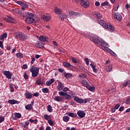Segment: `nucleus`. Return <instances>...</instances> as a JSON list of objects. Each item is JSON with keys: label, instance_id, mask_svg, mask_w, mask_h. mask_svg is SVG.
Here are the masks:
<instances>
[{"label": "nucleus", "instance_id": "obj_4", "mask_svg": "<svg viewBox=\"0 0 130 130\" xmlns=\"http://www.w3.org/2000/svg\"><path fill=\"white\" fill-rule=\"evenodd\" d=\"M15 34V38L16 39H19V40H22V41H25L27 39V36L21 32H17Z\"/></svg>", "mask_w": 130, "mask_h": 130}, {"label": "nucleus", "instance_id": "obj_9", "mask_svg": "<svg viewBox=\"0 0 130 130\" xmlns=\"http://www.w3.org/2000/svg\"><path fill=\"white\" fill-rule=\"evenodd\" d=\"M77 115H78L80 118H83V117H85V116L86 115V113L84 111L79 110L77 111Z\"/></svg>", "mask_w": 130, "mask_h": 130}, {"label": "nucleus", "instance_id": "obj_41", "mask_svg": "<svg viewBox=\"0 0 130 130\" xmlns=\"http://www.w3.org/2000/svg\"><path fill=\"white\" fill-rule=\"evenodd\" d=\"M42 91L43 93H48V92H49V90L47 88H42Z\"/></svg>", "mask_w": 130, "mask_h": 130}, {"label": "nucleus", "instance_id": "obj_25", "mask_svg": "<svg viewBox=\"0 0 130 130\" xmlns=\"http://www.w3.org/2000/svg\"><path fill=\"white\" fill-rule=\"evenodd\" d=\"M25 108L26 110H31V109H33V105L31 104L26 105Z\"/></svg>", "mask_w": 130, "mask_h": 130}, {"label": "nucleus", "instance_id": "obj_64", "mask_svg": "<svg viewBox=\"0 0 130 130\" xmlns=\"http://www.w3.org/2000/svg\"><path fill=\"white\" fill-rule=\"evenodd\" d=\"M58 71L59 72V73H63L64 70L59 68L58 69Z\"/></svg>", "mask_w": 130, "mask_h": 130}, {"label": "nucleus", "instance_id": "obj_17", "mask_svg": "<svg viewBox=\"0 0 130 130\" xmlns=\"http://www.w3.org/2000/svg\"><path fill=\"white\" fill-rule=\"evenodd\" d=\"M98 23L99 24H100V25L102 26L103 28H104V27H105L106 25H107V24H106V22H105V21L102 19H99Z\"/></svg>", "mask_w": 130, "mask_h": 130}, {"label": "nucleus", "instance_id": "obj_27", "mask_svg": "<svg viewBox=\"0 0 130 130\" xmlns=\"http://www.w3.org/2000/svg\"><path fill=\"white\" fill-rule=\"evenodd\" d=\"M37 47H38L39 48H43V47H44V45L41 42H38L37 43Z\"/></svg>", "mask_w": 130, "mask_h": 130}, {"label": "nucleus", "instance_id": "obj_37", "mask_svg": "<svg viewBox=\"0 0 130 130\" xmlns=\"http://www.w3.org/2000/svg\"><path fill=\"white\" fill-rule=\"evenodd\" d=\"M82 84L85 87H87V86H88V82H87V81H86V80H82Z\"/></svg>", "mask_w": 130, "mask_h": 130}, {"label": "nucleus", "instance_id": "obj_35", "mask_svg": "<svg viewBox=\"0 0 130 130\" xmlns=\"http://www.w3.org/2000/svg\"><path fill=\"white\" fill-rule=\"evenodd\" d=\"M16 56L18 58H23V57H24V55H23V54L21 53H17L16 54Z\"/></svg>", "mask_w": 130, "mask_h": 130}, {"label": "nucleus", "instance_id": "obj_6", "mask_svg": "<svg viewBox=\"0 0 130 130\" xmlns=\"http://www.w3.org/2000/svg\"><path fill=\"white\" fill-rule=\"evenodd\" d=\"M109 47V45L108 46L105 47L103 48V50H104V51H108L110 54L113 55V56L116 57V56H117V55H116V54H115V53H114V52H113L112 50H111L110 49L108 48Z\"/></svg>", "mask_w": 130, "mask_h": 130}, {"label": "nucleus", "instance_id": "obj_12", "mask_svg": "<svg viewBox=\"0 0 130 130\" xmlns=\"http://www.w3.org/2000/svg\"><path fill=\"white\" fill-rule=\"evenodd\" d=\"M3 19L5 20V21H6V22H8V23H14V21L15 20V19L12 17V16H8V18L4 17Z\"/></svg>", "mask_w": 130, "mask_h": 130}, {"label": "nucleus", "instance_id": "obj_58", "mask_svg": "<svg viewBox=\"0 0 130 130\" xmlns=\"http://www.w3.org/2000/svg\"><path fill=\"white\" fill-rule=\"evenodd\" d=\"M0 47L2 49H4V45H3V42L0 41Z\"/></svg>", "mask_w": 130, "mask_h": 130}, {"label": "nucleus", "instance_id": "obj_53", "mask_svg": "<svg viewBox=\"0 0 130 130\" xmlns=\"http://www.w3.org/2000/svg\"><path fill=\"white\" fill-rule=\"evenodd\" d=\"M125 102L126 104H129V103H130V98L127 99Z\"/></svg>", "mask_w": 130, "mask_h": 130}, {"label": "nucleus", "instance_id": "obj_62", "mask_svg": "<svg viewBox=\"0 0 130 130\" xmlns=\"http://www.w3.org/2000/svg\"><path fill=\"white\" fill-rule=\"evenodd\" d=\"M34 96H35V97H38V96H39V93L36 92L34 93Z\"/></svg>", "mask_w": 130, "mask_h": 130}, {"label": "nucleus", "instance_id": "obj_43", "mask_svg": "<svg viewBox=\"0 0 130 130\" xmlns=\"http://www.w3.org/2000/svg\"><path fill=\"white\" fill-rule=\"evenodd\" d=\"M44 117L45 118V119L46 120H49V119H50V116L47 115V114H46L44 116Z\"/></svg>", "mask_w": 130, "mask_h": 130}, {"label": "nucleus", "instance_id": "obj_2", "mask_svg": "<svg viewBox=\"0 0 130 130\" xmlns=\"http://www.w3.org/2000/svg\"><path fill=\"white\" fill-rule=\"evenodd\" d=\"M90 40L93 41L95 44H98V43H101L102 44V46H103L104 48V47H106V46H108V44L105 42L100 37L97 36H94L93 37H90Z\"/></svg>", "mask_w": 130, "mask_h": 130}, {"label": "nucleus", "instance_id": "obj_44", "mask_svg": "<svg viewBox=\"0 0 130 130\" xmlns=\"http://www.w3.org/2000/svg\"><path fill=\"white\" fill-rule=\"evenodd\" d=\"M43 83L42 82V81L41 80V79H38L37 81V84H38V85H42Z\"/></svg>", "mask_w": 130, "mask_h": 130}, {"label": "nucleus", "instance_id": "obj_61", "mask_svg": "<svg viewBox=\"0 0 130 130\" xmlns=\"http://www.w3.org/2000/svg\"><path fill=\"white\" fill-rule=\"evenodd\" d=\"M119 106H120V105L117 104L114 107L115 109H118V108H119Z\"/></svg>", "mask_w": 130, "mask_h": 130}, {"label": "nucleus", "instance_id": "obj_5", "mask_svg": "<svg viewBox=\"0 0 130 130\" xmlns=\"http://www.w3.org/2000/svg\"><path fill=\"white\" fill-rule=\"evenodd\" d=\"M59 96H63L64 99L66 100H71L72 98V96L69 94L68 92H64L63 91H59L58 92Z\"/></svg>", "mask_w": 130, "mask_h": 130}, {"label": "nucleus", "instance_id": "obj_19", "mask_svg": "<svg viewBox=\"0 0 130 130\" xmlns=\"http://www.w3.org/2000/svg\"><path fill=\"white\" fill-rule=\"evenodd\" d=\"M39 40L40 41H43V42H48V39L44 36H40Z\"/></svg>", "mask_w": 130, "mask_h": 130}, {"label": "nucleus", "instance_id": "obj_3", "mask_svg": "<svg viewBox=\"0 0 130 130\" xmlns=\"http://www.w3.org/2000/svg\"><path fill=\"white\" fill-rule=\"evenodd\" d=\"M30 72L31 73L32 77L36 78L39 74V68L35 66H32L30 69Z\"/></svg>", "mask_w": 130, "mask_h": 130}, {"label": "nucleus", "instance_id": "obj_16", "mask_svg": "<svg viewBox=\"0 0 130 130\" xmlns=\"http://www.w3.org/2000/svg\"><path fill=\"white\" fill-rule=\"evenodd\" d=\"M63 99H64L63 96H61L60 95L55 96V98L54 99L55 101H57V102H60V101H62V100H63Z\"/></svg>", "mask_w": 130, "mask_h": 130}, {"label": "nucleus", "instance_id": "obj_29", "mask_svg": "<svg viewBox=\"0 0 130 130\" xmlns=\"http://www.w3.org/2000/svg\"><path fill=\"white\" fill-rule=\"evenodd\" d=\"M14 115L16 118H21L22 117V115L20 113H14Z\"/></svg>", "mask_w": 130, "mask_h": 130}, {"label": "nucleus", "instance_id": "obj_30", "mask_svg": "<svg viewBox=\"0 0 130 130\" xmlns=\"http://www.w3.org/2000/svg\"><path fill=\"white\" fill-rule=\"evenodd\" d=\"M59 18L61 19V21H63L66 18H67V15L64 14H61L59 15Z\"/></svg>", "mask_w": 130, "mask_h": 130}, {"label": "nucleus", "instance_id": "obj_32", "mask_svg": "<svg viewBox=\"0 0 130 130\" xmlns=\"http://www.w3.org/2000/svg\"><path fill=\"white\" fill-rule=\"evenodd\" d=\"M106 71L109 73L111 71H112V65L108 66L106 68Z\"/></svg>", "mask_w": 130, "mask_h": 130}, {"label": "nucleus", "instance_id": "obj_11", "mask_svg": "<svg viewBox=\"0 0 130 130\" xmlns=\"http://www.w3.org/2000/svg\"><path fill=\"white\" fill-rule=\"evenodd\" d=\"M81 6H82V7H83V8H88V7L90 6V3L88 1H85L84 0H82V1H81Z\"/></svg>", "mask_w": 130, "mask_h": 130}, {"label": "nucleus", "instance_id": "obj_21", "mask_svg": "<svg viewBox=\"0 0 130 130\" xmlns=\"http://www.w3.org/2000/svg\"><path fill=\"white\" fill-rule=\"evenodd\" d=\"M24 95L26 96V99H31V98L33 97V94H32L31 93H29V92H25Z\"/></svg>", "mask_w": 130, "mask_h": 130}, {"label": "nucleus", "instance_id": "obj_46", "mask_svg": "<svg viewBox=\"0 0 130 130\" xmlns=\"http://www.w3.org/2000/svg\"><path fill=\"white\" fill-rule=\"evenodd\" d=\"M48 123H49V124L50 125H51V126H52L53 125V121H52V120H48Z\"/></svg>", "mask_w": 130, "mask_h": 130}, {"label": "nucleus", "instance_id": "obj_63", "mask_svg": "<svg viewBox=\"0 0 130 130\" xmlns=\"http://www.w3.org/2000/svg\"><path fill=\"white\" fill-rule=\"evenodd\" d=\"M123 109H124V107L122 106L119 109V111H122Z\"/></svg>", "mask_w": 130, "mask_h": 130}, {"label": "nucleus", "instance_id": "obj_34", "mask_svg": "<svg viewBox=\"0 0 130 130\" xmlns=\"http://www.w3.org/2000/svg\"><path fill=\"white\" fill-rule=\"evenodd\" d=\"M63 120L65 122H68L70 120V117L67 116H65L63 117Z\"/></svg>", "mask_w": 130, "mask_h": 130}, {"label": "nucleus", "instance_id": "obj_31", "mask_svg": "<svg viewBox=\"0 0 130 130\" xmlns=\"http://www.w3.org/2000/svg\"><path fill=\"white\" fill-rule=\"evenodd\" d=\"M126 86L128 87V81L122 83L121 85V88H124V87H126Z\"/></svg>", "mask_w": 130, "mask_h": 130}, {"label": "nucleus", "instance_id": "obj_51", "mask_svg": "<svg viewBox=\"0 0 130 130\" xmlns=\"http://www.w3.org/2000/svg\"><path fill=\"white\" fill-rule=\"evenodd\" d=\"M79 77L84 79L87 77V75L86 74H81L79 75Z\"/></svg>", "mask_w": 130, "mask_h": 130}, {"label": "nucleus", "instance_id": "obj_56", "mask_svg": "<svg viewBox=\"0 0 130 130\" xmlns=\"http://www.w3.org/2000/svg\"><path fill=\"white\" fill-rule=\"evenodd\" d=\"M72 60L74 62V63H77L78 62V61H77V59L74 57L72 58Z\"/></svg>", "mask_w": 130, "mask_h": 130}, {"label": "nucleus", "instance_id": "obj_54", "mask_svg": "<svg viewBox=\"0 0 130 130\" xmlns=\"http://www.w3.org/2000/svg\"><path fill=\"white\" fill-rule=\"evenodd\" d=\"M4 120H5V118H4V117L3 116H0V123H1V122H3Z\"/></svg>", "mask_w": 130, "mask_h": 130}, {"label": "nucleus", "instance_id": "obj_42", "mask_svg": "<svg viewBox=\"0 0 130 130\" xmlns=\"http://www.w3.org/2000/svg\"><path fill=\"white\" fill-rule=\"evenodd\" d=\"M29 122L34 123H37V122H38V121L36 119L35 120H33L32 119V118H30L29 119Z\"/></svg>", "mask_w": 130, "mask_h": 130}, {"label": "nucleus", "instance_id": "obj_60", "mask_svg": "<svg viewBox=\"0 0 130 130\" xmlns=\"http://www.w3.org/2000/svg\"><path fill=\"white\" fill-rule=\"evenodd\" d=\"M95 6H96V7H99V6H100V3L99 2H95Z\"/></svg>", "mask_w": 130, "mask_h": 130}, {"label": "nucleus", "instance_id": "obj_48", "mask_svg": "<svg viewBox=\"0 0 130 130\" xmlns=\"http://www.w3.org/2000/svg\"><path fill=\"white\" fill-rule=\"evenodd\" d=\"M23 77H24V78L25 80L28 79V78H29V76H28V75H27V74L26 73V72H25V73H24Z\"/></svg>", "mask_w": 130, "mask_h": 130}, {"label": "nucleus", "instance_id": "obj_55", "mask_svg": "<svg viewBox=\"0 0 130 130\" xmlns=\"http://www.w3.org/2000/svg\"><path fill=\"white\" fill-rule=\"evenodd\" d=\"M22 68L24 69V70H27V69H28V66H27V64H23Z\"/></svg>", "mask_w": 130, "mask_h": 130}, {"label": "nucleus", "instance_id": "obj_47", "mask_svg": "<svg viewBox=\"0 0 130 130\" xmlns=\"http://www.w3.org/2000/svg\"><path fill=\"white\" fill-rule=\"evenodd\" d=\"M102 7H105V6H108V2H105L101 4Z\"/></svg>", "mask_w": 130, "mask_h": 130}, {"label": "nucleus", "instance_id": "obj_24", "mask_svg": "<svg viewBox=\"0 0 130 130\" xmlns=\"http://www.w3.org/2000/svg\"><path fill=\"white\" fill-rule=\"evenodd\" d=\"M52 83H54V79L53 78L50 79V80L48 81L46 83V85L47 86H50Z\"/></svg>", "mask_w": 130, "mask_h": 130}, {"label": "nucleus", "instance_id": "obj_28", "mask_svg": "<svg viewBox=\"0 0 130 130\" xmlns=\"http://www.w3.org/2000/svg\"><path fill=\"white\" fill-rule=\"evenodd\" d=\"M63 66H64V67H66V68H72V67H73V66H72L71 63L67 62H63Z\"/></svg>", "mask_w": 130, "mask_h": 130}, {"label": "nucleus", "instance_id": "obj_49", "mask_svg": "<svg viewBox=\"0 0 130 130\" xmlns=\"http://www.w3.org/2000/svg\"><path fill=\"white\" fill-rule=\"evenodd\" d=\"M31 60L30 61V63H31V64H33V63H34V62L35 61V57L31 56Z\"/></svg>", "mask_w": 130, "mask_h": 130}, {"label": "nucleus", "instance_id": "obj_40", "mask_svg": "<svg viewBox=\"0 0 130 130\" xmlns=\"http://www.w3.org/2000/svg\"><path fill=\"white\" fill-rule=\"evenodd\" d=\"M93 15H96L98 18H101L102 17V14H100V13H93Z\"/></svg>", "mask_w": 130, "mask_h": 130}, {"label": "nucleus", "instance_id": "obj_38", "mask_svg": "<svg viewBox=\"0 0 130 130\" xmlns=\"http://www.w3.org/2000/svg\"><path fill=\"white\" fill-rule=\"evenodd\" d=\"M87 89H88V90H89V91H94V89H95V87H92L91 86H87L86 87Z\"/></svg>", "mask_w": 130, "mask_h": 130}, {"label": "nucleus", "instance_id": "obj_15", "mask_svg": "<svg viewBox=\"0 0 130 130\" xmlns=\"http://www.w3.org/2000/svg\"><path fill=\"white\" fill-rule=\"evenodd\" d=\"M74 100L76 102H77V103H80V104L84 103V101L78 96H74Z\"/></svg>", "mask_w": 130, "mask_h": 130}, {"label": "nucleus", "instance_id": "obj_26", "mask_svg": "<svg viewBox=\"0 0 130 130\" xmlns=\"http://www.w3.org/2000/svg\"><path fill=\"white\" fill-rule=\"evenodd\" d=\"M8 37V35L6 32H5L3 35L0 36V40H3Z\"/></svg>", "mask_w": 130, "mask_h": 130}, {"label": "nucleus", "instance_id": "obj_52", "mask_svg": "<svg viewBox=\"0 0 130 130\" xmlns=\"http://www.w3.org/2000/svg\"><path fill=\"white\" fill-rule=\"evenodd\" d=\"M62 90H63V92H64H64H68V91H69V89L68 87H64V88H63Z\"/></svg>", "mask_w": 130, "mask_h": 130}, {"label": "nucleus", "instance_id": "obj_8", "mask_svg": "<svg viewBox=\"0 0 130 130\" xmlns=\"http://www.w3.org/2000/svg\"><path fill=\"white\" fill-rule=\"evenodd\" d=\"M3 73L4 76H6L7 79H12V76H13V74L10 73V71H5Z\"/></svg>", "mask_w": 130, "mask_h": 130}, {"label": "nucleus", "instance_id": "obj_10", "mask_svg": "<svg viewBox=\"0 0 130 130\" xmlns=\"http://www.w3.org/2000/svg\"><path fill=\"white\" fill-rule=\"evenodd\" d=\"M63 88H64V86H63V84L61 83V82L59 81L58 82V85L57 86V89L58 91H60V92H61L62 91Z\"/></svg>", "mask_w": 130, "mask_h": 130}, {"label": "nucleus", "instance_id": "obj_7", "mask_svg": "<svg viewBox=\"0 0 130 130\" xmlns=\"http://www.w3.org/2000/svg\"><path fill=\"white\" fill-rule=\"evenodd\" d=\"M104 28L105 29H108L110 32H113V31H114V27L110 23L107 24L106 25L104 26Z\"/></svg>", "mask_w": 130, "mask_h": 130}, {"label": "nucleus", "instance_id": "obj_39", "mask_svg": "<svg viewBox=\"0 0 130 130\" xmlns=\"http://www.w3.org/2000/svg\"><path fill=\"white\" fill-rule=\"evenodd\" d=\"M47 110L48 112H52V107L51 105H48L47 106Z\"/></svg>", "mask_w": 130, "mask_h": 130}, {"label": "nucleus", "instance_id": "obj_20", "mask_svg": "<svg viewBox=\"0 0 130 130\" xmlns=\"http://www.w3.org/2000/svg\"><path fill=\"white\" fill-rule=\"evenodd\" d=\"M90 66L91 69H92L93 73H95L96 74H97V73H98V69L96 68V66H95V65H94V64L92 63L90 64Z\"/></svg>", "mask_w": 130, "mask_h": 130}, {"label": "nucleus", "instance_id": "obj_23", "mask_svg": "<svg viewBox=\"0 0 130 130\" xmlns=\"http://www.w3.org/2000/svg\"><path fill=\"white\" fill-rule=\"evenodd\" d=\"M55 13L57 15L61 14V10L60 9H58L57 7L55 8Z\"/></svg>", "mask_w": 130, "mask_h": 130}, {"label": "nucleus", "instance_id": "obj_14", "mask_svg": "<svg viewBox=\"0 0 130 130\" xmlns=\"http://www.w3.org/2000/svg\"><path fill=\"white\" fill-rule=\"evenodd\" d=\"M114 16L115 19L117 20V21H121V19H122V16H121V14L118 13H115L114 14Z\"/></svg>", "mask_w": 130, "mask_h": 130}, {"label": "nucleus", "instance_id": "obj_18", "mask_svg": "<svg viewBox=\"0 0 130 130\" xmlns=\"http://www.w3.org/2000/svg\"><path fill=\"white\" fill-rule=\"evenodd\" d=\"M41 18L43 19L45 22H48L50 20L51 18L50 16H45V15H43L41 16Z\"/></svg>", "mask_w": 130, "mask_h": 130}, {"label": "nucleus", "instance_id": "obj_22", "mask_svg": "<svg viewBox=\"0 0 130 130\" xmlns=\"http://www.w3.org/2000/svg\"><path fill=\"white\" fill-rule=\"evenodd\" d=\"M8 102L9 104H11L12 105H14V104H18L19 103V102L15 100H9Z\"/></svg>", "mask_w": 130, "mask_h": 130}, {"label": "nucleus", "instance_id": "obj_33", "mask_svg": "<svg viewBox=\"0 0 130 130\" xmlns=\"http://www.w3.org/2000/svg\"><path fill=\"white\" fill-rule=\"evenodd\" d=\"M69 116H71V117H77V114H75L74 113H68Z\"/></svg>", "mask_w": 130, "mask_h": 130}, {"label": "nucleus", "instance_id": "obj_45", "mask_svg": "<svg viewBox=\"0 0 130 130\" xmlns=\"http://www.w3.org/2000/svg\"><path fill=\"white\" fill-rule=\"evenodd\" d=\"M119 7V5L118 4V3H117V4H116L115 7L114 8L113 10L114 11H117V10H118V8Z\"/></svg>", "mask_w": 130, "mask_h": 130}, {"label": "nucleus", "instance_id": "obj_50", "mask_svg": "<svg viewBox=\"0 0 130 130\" xmlns=\"http://www.w3.org/2000/svg\"><path fill=\"white\" fill-rule=\"evenodd\" d=\"M85 60L86 65L89 66V59H88V58H85Z\"/></svg>", "mask_w": 130, "mask_h": 130}, {"label": "nucleus", "instance_id": "obj_13", "mask_svg": "<svg viewBox=\"0 0 130 130\" xmlns=\"http://www.w3.org/2000/svg\"><path fill=\"white\" fill-rule=\"evenodd\" d=\"M15 2L16 4L19 5V6H21V7H24V8H28V5H27L25 3H24L22 1H19L18 0H15Z\"/></svg>", "mask_w": 130, "mask_h": 130}, {"label": "nucleus", "instance_id": "obj_57", "mask_svg": "<svg viewBox=\"0 0 130 130\" xmlns=\"http://www.w3.org/2000/svg\"><path fill=\"white\" fill-rule=\"evenodd\" d=\"M77 16H78V13H76V12H73L72 17H73L74 18H76V17H77Z\"/></svg>", "mask_w": 130, "mask_h": 130}, {"label": "nucleus", "instance_id": "obj_59", "mask_svg": "<svg viewBox=\"0 0 130 130\" xmlns=\"http://www.w3.org/2000/svg\"><path fill=\"white\" fill-rule=\"evenodd\" d=\"M89 100L90 99H86L83 100V101L84 103H87L88 101H90Z\"/></svg>", "mask_w": 130, "mask_h": 130}, {"label": "nucleus", "instance_id": "obj_1", "mask_svg": "<svg viewBox=\"0 0 130 130\" xmlns=\"http://www.w3.org/2000/svg\"><path fill=\"white\" fill-rule=\"evenodd\" d=\"M15 12L19 14L21 17H23V18H26L25 19V22L27 24H31V23L35 22L34 18H33V17H34V14L31 12H23L22 11L19 10H17Z\"/></svg>", "mask_w": 130, "mask_h": 130}, {"label": "nucleus", "instance_id": "obj_36", "mask_svg": "<svg viewBox=\"0 0 130 130\" xmlns=\"http://www.w3.org/2000/svg\"><path fill=\"white\" fill-rule=\"evenodd\" d=\"M64 76L66 79H70V78H72V77H73V75L71 73H67L65 74Z\"/></svg>", "mask_w": 130, "mask_h": 130}]
</instances>
